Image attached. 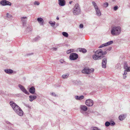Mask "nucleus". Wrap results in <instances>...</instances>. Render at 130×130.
Returning <instances> with one entry per match:
<instances>
[{
  "instance_id": "40",
  "label": "nucleus",
  "mask_w": 130,
  "mask_h": 130,
  "mask_svg": "<svg viewBox=\"0 0 130 130\" xmlns=\"http://www.w3.org/2000/svg\"><path fill=\"white\" fill-rule=\"evenodd\" d=\"M106 46L105 45V43L104 44H103L102 45H100V46H99V48H101L102 47H103L104 46Z\"/></svg>"
},
{
  "instance_id": "31",
  "label": "nucleus",
  "mask_w": 130,
  "mask_h": 130,
  "mask_svg": "<svg viewBox=\"0 0 130 130\" xmlns=\"http://www.w3.org/2000/svg\"><path fill=\"white\" fill-rule=\"evenodd\" d=\"M20 89L22 90L24 88V87L20 84H19L18 85Z\"/></svg>"
},
{
  "instance_id": "9",
  "label": "nucleus",
  "mask_w": 130,
  "mask_h": 130,
  "mask_svg": "<svg viewBox=\"0 0 130 130\" xmlns=\"http://www.w3.org/2000/svg\"><path fill=\"white\" fill-rule=\"evenodd\" d=\"M0 4L3 6L6 5L11 6V3L10 2L6 0L2 1L1 2Z\"/></svg>"
},
{
  "instance_id": "26",
  "label": "nucleus",
  "mask_w": 130,
  "mask_h": 130,
  "mask_svg": "<svg viewBox=\"0 0 130 130\" xmlns=\"http://www.w3.org/2000/svg\"><path fill=\"white\" fill-rule=\"evenodd\" d=\"M62 34V35L65 37H67L68 36V34L67 32H63Z\"/></svg>"
},
{
  "instance_id": "15",
  "label": "nucleus",
  "mask_w": 130,
  "mask_h": 130,
  "mask_svg": "<svg viewBox=\"0 0 130 130\" xmlns=\"http://www.w3.org/2000/svg\"><path fill=\"white\" fill-rule=\"evenodd\" d=\"M29 100L30 102H32L35 99L37 98L36 96L34 95H31L29 96Z\"/></svg>"
},
{
  "instance_id": "11",
  "label": "nucleus",
  "mask_w": 130,
  "mask_h": 130,
  "mask_svg": "<svg viewBox=\"0 0 130 130\" xmlns=\"http://www.w3.org/2000/svg\"><path fill=\"white\" fill-rule=\"evenodd\" d=\"M107 60V59L106 57H104L103 59L102 63V68H106Z\"/></svg>"
},
{
  "instance_id": "39",
  "label": "nucleus",
  "mask_w": 130,
  "mask_h": 130,
  "mask_svg": "<svg viewBox=\"0 0 130 130\" xmlns=\"http://www.w3.org/2000/svg\"><path fill=\"white\" fill-rule=\"evenodd\" d=\"M102 53L103 54V57H104V55L106 54H107V52L105 51L104 52H103L102 50Z\"/></svg>"
},
{
  "instance_id": "49",
  "label": "nucleus",
  "mask_w": 130,
  "mask_h": 130,
  "mask_svg": "<svg viewBox=\"0 0 130 130\" xmlns=\"http://www.w3.org/2000/svg\"><path fill=\"white\" fill-rule=\"evenodd\" d=\"M53 49L54 51H56L57 50V48H55L54 47L53 48Z\"/></svg>"
},
{
  "instance_id": "55",
  "label": "nucleus",
  "mask_w": 130,
  "mask_h": 130,
  "mask_svg": "<svg viewBox=\"0 0 130 130\" xmlns=\"http://www.w3.org/2000/svg\"><path fill=\"white\" fill-rule=\"evenodd\" d=\"M98 130H101V129H98Z\"/></svg>"
},
{
  "instance_id": "45",
  "label": "nucleus",
  "mask_w": 130,
  "mask_h": 130,
  "mask_svg": "<svg viewBox=\"0 0 130 130\" xmlns=\"http://www.w3.org/2000/svg\"><path fill=\"white\" fill-rule=\"evenodd\" d=\"M83 27V25L82 24H80L79 25V27L80 28H82Z\"/></svg>"
},
{
  "instance_id": "7",
  "label": "nucleus",
  "mask_w": 130,
  "mask_h": 130,
  "mask_svg": "<svg viewBox=\"0 0 130 130\" xmlns=\"http://www.w3.org/2000/svg\"><path fill=\"white\" fill-rule=\"evenodd\" d=\"M94 103L93 101L91 99H88L86 100L85 104L89 107H91L93 106Z\"/></svg>"
},
{
  "instance_id": "53",
  "label": "nucleus",
  "mask_w": 130,
  "mask_h": 130,
  "mask_svg": "<svg viewBox=\"0 0 130 130\" xmlns=\"http://www.w3.org/2000/svg\"><path fill=\"white\" fill-rule=\"evenodd\" d=\"M56 25L57 26H58L59 25V24L57 23L56 24Z\"/></svg>"
},
{
  "instance_id": "47",
  "label": "nucleus",
  "mask_w": 130,
  "mask_h": 130,
  "mask_svg": "<svg viewBox=\"0 0 130 130\" xmlns=\"http://www.w3.org/2000/svg\"><path fill=\"white\" fill-rule=\"evenodd\" d=\"M111 47H109L107 49V50L109 51H110L111 50Z\"/></svg>"
},
{
  "instance_id": "4",
  "label": "nucleus",
  "mask_w": 130,
  "mask_h": 130,
  "mask_svg": "<svg viewBox=\"0 0 130 130\" xmlns=\"http://www.w3.org/2000/svg\"><path fill=\"white\" fill-rule=\"evenodd\" d=\"M73 12L74 15H78L80 13L81 9L79 4H76L73 9Z\"/></svg>"
},
{
  "instance_id": "50",
  "label": "nucleus",
  "mask_w": 130,
  "mask_h": 130,
  "mask_svg": "<svg viewBox=\"0 0 130 130\" xmlns=\"http://www.w3.org/2000/svg\"><path fill=\"white\" fill-rule=\"evenodd\" d=\"M56 19L57 20H59V18L58 17H57L56 18Z\"/></svg>"
},
{
  "instance_id": "48",
  "label": "nucleus",
  "mask_w": 130,
  "mask_h": 130,
  "mask_svg": "<svg viewBox=\"0 0 130 130\" xmlns=\"http://www.w3.org/2000/svg\"><path fill=\"white\" fill-rule=\"evenodd\" d=\"M126 77V76L123 75V79H125Z\"/></svg>"
},
{
  "instance_id": "25",
  "label": "nucleus",
  "mask_w": 130,
  "mask_h": 130,
  "mask_svg": "<svg viewBox=\"0 0 130 130\" xmlns=\"http://www.w3.org/2000/svg\"><path fill=\"white\" fill-rule=\"evenodd\" d=\"M22 91L25 93L27 94H29V92L25 89V88L23 89Z\"/></svg>"
},
{
  "instance_id": "21",
  "label": "nucleus",
  "mask_w": 130,
  "mask_h": 130,
  "mask_svg": "<svg viewBox=\"0 0 130 130\" xmlns=\"http://www.w3.org/2000/svg\"><path fill=\"white\" fill-rule=\"evenodd\" d=\"M79 51L80 52H82L83 53H85L87 52V50L86 49L84 48H79Z\"/></svg>"
},
{
  "instance_id": "20",
  "label": "nucleus",
  "mask_w": 130,
  "mask_h": 130,
  "mask_svg": "<svg viewBox=\"0 0 130 130\" xmlns=\"http://www.w3.org/2000/svg\"><path fill=\"white\" fill-rule=\"evenodd\" d=\"M92 5L93 6L95 9L99 8L98 6H97V5L94 2L92 1Z\"/></svg>"
},
{
  "instance_id": "28",
  "label": "nucleus",
  "mask_w": 130,
  "mask_h": 130,
  "mask_svg": "<svg viewBox=\"0 0 130 130\" xmlns=\"http://www.w3.org/2000/svg\"><path fill=\"white\" fill-rule=\"evenodd\" d=\"M116 68L117 69H120L121 68V65L119 63H118L115 66Z\"/></svg>"
},
{
  "instance_id": "51",
  "label": "nucleus",
  "mask_w": 130,
  "mask_h": 130,
  "mask_svg": "<svg viewBox=\"0 0 130 130\" xmlns=\"http://www.w3.org/2000/svg\"><path fill=\"white\" fill-rule=\"evenodd\" d=\"M72 1H70V2L69 3L70 4H71V3H72Z\"/></svg>"
},
{
  "instance_id": "33",
  "label": "nucleus",
  "mask_w": 130,
  "mask_h": 130,
  "mask_svg": "<svg viewBox=\"0 0 130 130\" xmlns=\"http://www.w3.org/2000/svg\"><path fill=\"white\" fill-rule=\"evenodd\" d=\"M124 69H125V71L127 72L130 71V67H126Z\"/></svg>"
},
{
  "instance_id": "46",
  "label": "nucleus",
  "mask_w": 130,
  "mask_h": 130,
  "mask_svg": "<svg viewBox=\"0 0 130 130\" xmlns=\"http://www.w3.org/2000/svg\"><path fill=\"white\" fill-rule=\"evenodd\" d=\"M60 61L61 63H62L64 61L62 59H61L60 60Z\"/></svg>"
},
{
  "instance_id": "41",
  "label": "nucleus",
  "mask_w": 130,
  "mask_h": 130,
  "mask_svg": "<svg viewBox=\"0 0 130 130\" xmlns=\"http://www.w3.org/2000/svg\"><path fill=\"white\" fill-rule=\"evenodd\" d=\"M51 95L52 96L55 97H56V96H57V95L55 94L54 93H51Z\"/></svg>"
},
{
  "instance_id": "34",
  "label": "nucleus",
  "mask_w": 130,
  "mask_h": 130,
  "mask_svg": "<svg viewBox=\"0 0 130 130\" xmlns=\"http://www.w3.org/2000/svg\"><path fill=\"white\" fill-rule=\"evenodd\" d=\"M108 5V3L107 2L103 4V6L105 7H107Z\"/></svg>"
},
{
  "instance_id": "12",
  "label": "nucleus",
  "mask_w": 130,
  "mask_h": 130,
  "mask_svg": "<svg viewBox=\"0 0 130 130\" xmlns=\"http://www.w3.org/2000/svg\"><path fill=\"white\" fill-rule=\"evenodd\" d=\"M37 20L40 25H43L44 20L42 18H38L37 19Z\"/></svg>"
},
{
  "instance_id": "6",
  "label": "nucleus",
  "mask_w": 130,
  "mask_h": 130,
  "mask_svg": "<svg viewBox=\"0 0 130 130\" xmlns=\"http://www.w3.org/2000/svg\"><path fill=\"white\" fill-rule=\"evenodd\" d=\"M78 57V55L75 53H72L70 54L69 56L70 59L71 60L76 59Z\"/></svg>"
},
{
  "instance_id": "2",
  "label": "nucleus",
  "mask_w": 130,
  "mask_h": 130,
  "mask_svg": "<svg viewBox=\"0 0 130 130\" xmlns=\"http://www.w3.org/2000/svg\"><path fill=\"white\" fill-rule=\"evenodd\" d=\"M121 31V28L120 26H115L111 28V33L113 36H118L120 34Z\"/></svg>"
},
{
  "instance_id": "8",
  "label": "nucleus",
  "mask_w": 130,
  "mask_h": 130,
  "mask_svg": "<svg viewBox=\"0 0 130 130\" xmlns=\"http://www.w3.org/2000/svg\"><path fill=\"white\" fill-rule=\"evenodd\" d=\"M21 20L23 26H25L26 24L27 17H23L21 18Z\"/></svg>"
},
{
  "instance_id": "10",
  "label": "nucleus",
  "mask_w": 130,
  "mask_h": 130,
  "mask_svg": "<svg viewBox=\"0 0 130 130\" xmlns=\"http://www.w3.org/2000/svg\"><path fill=\"white\" fill-rule=\"evenodd\" d=\"M80 109H81L80 112L83 114L86 115V114L83 111H86L87 110V107L85 105H81L80 106Z\"/></svg>"
},
{
  "instance_id": "13",
  "label": "nucleus",
  "mask_w": 130,
  "mask_h": 130,
  "mask_svg": "<svg viewBox=\"0 0 130 130\" xmlns=\"http://www.w3.org/2000/svg\"><path fill=\"white\" fill-rule=\"evenodd\" d=\"M4 71L6 73L9 74H11L13 72V71L12 70L9 69H5L4 70Z\"/></svg>"
},
{
  "instance_id": "19",
  "label": "nucleus",
  "mask_w": 130,
  "mask_h": 130,
  "mask_svg": "<svg viewBox=\"0 0 130 130\" xmlns=\"http://www.w3.org/2000/svg\"><path fill=\"white\" fill-rule=\"evenodd\" d=\"M126 115H120L119 117V120L121 121L123 120L126 117Z\"/></svg>"
},
{
  "instance_id": "52",
  "label": "nucleus",
  "mask_w": 130,
  "mask_h": 130,
  "mask_svg": "<svg viewBox=\"0 0 130 130\" xmlns=\"http://www.w3.org/2000/svg\"><path fill=\"white\" fill-rule=\"evenodd\" d=\"M116 1V0H112V1L113 2H115V1Z\"/></svg>"
},
{
  "instance_id": "1",
  "label": "nucleus",
  "mask_w": 130,
  "mask_h": 130,
  "mask_svg": "<svg viewBox=\"0 0 130 130\" xmlns=\"http://www.w3.org/2000/svg\"><path fill=\"white\" fill-rule=\"evenodd\" d=\"M10 104L14 112L18 115L22 116L23 112L20 107L14 102L12 101L10 102Z\"/></svg>"
},
{
  "instance_id": "29",
  "label": "nucleus",
  "mask_w": 130,
  "mask_h": 130,
  "mask_svg": "<svg viewBox=\"0 0 130 130\" xmlns=\"http://www.w3.org/2000/svg\"><path fill=\"white\" fill-rule=\"evenodd\" d=\"M32 30V28L31 26L28 27L26 29V30L28 31H30Z\"/></svg>"
},
{
  "instance_id": "32",
  "label": "nucleus",
  "mask_w": 130,
  "mask_h": 130,
  "mask_svg": "<svg viewBox=\"0 0 130 130\" xmlns=\"http://www.w3.org/2000/svg\"><path fill=\"white\" fill-rule=\"evenodd\" d=\"M110 124V123L108 121L106 122L105 124V125L107 127Z\"/></svg>"
},
{
  "instance_id": "44",
  "label": "nucleus",
  "mask_w": 130,
  "mask_h": 130,
  "mask_svg": "<svg viewBox=\"0 0 130 130\" xmlns=\"http://www.w3.org/2000/svg\"><path fill=\"white\" fill-rule=\"evenodd\" d=\"M128 67V66H127V63H125L124 65V69H125V67Z\"/></svg>"
},
{
  "instance_id": "36",
  "label": "nucleus",
  "mask_w": 130,
  "mask_h": 130,
  "mask_svg": "<svg viewBox=\"0 0 130 130\" xmlns=\"http://www.w3.org/2000/svg\"><path fill=\"white\" fill-rule=\"evenodd\" d=\"M40 39V37L38 36L37 37H36L34 39V40L35 41H37L38 40H39Z\"/></svg>"
},
{
  "instance_id": "35",
  "label": "nucleus",
  "mask_w": 130,
  "mask_h": 130,
  "mask_svg": "<svg viewBox=\"0 0 130 130\" xmlns=\"http://www.w3.org/2000/svg\"><path fill=\"white\" fill-rule=\"evenodd\" d=\"M98 128L96 127H92L91 128V130H98Z\"/></svg>"
},
{
  "instance_id": "3",
  "label": "nucleus",
  "mask_w": 130,
  "mask_h": 130,
  "mask_svg": "<svg viewBox=\"0 0 130 130\" xmlns=\"http://www.w3.org/2000/svg\"><path fill=\"white\" fill-rule=\"evenodd\" d=\"M102 50L99 49L95 51V54L93 55L92 58L94 60H99L103 58Z\"/></svg>"
},
{
  "instance_id": "22",
  "label": "nucleus",
  "mask_w": 130,
  "mask_h": 130,
  "mask_svg": "<svg viewBox=\"0 0 130 130\" xmlns=\"http://www.w3.org/2000/svg\"><path fill=\"white\" fill-rule=\"evenodd\" d=\"M113 42L112 41H110L105 43L106 46L111 44L113 43Z\"/></svg>"
},
{
  "instance_id": "24",
  "label": "nucleus",
  "mask_w": 130,
  "mask_h": 130,
  "mask_svg": "<svg viewBox=\"0 0 130 130\" xmlns=\"http://www.w3.org/2000/svg\"><path fill=\"white\" fill-rule=\"evenodd\" d=\"M48 23L51 25V26L52 27L54 26L55 25L56 23L54 21L53 22L52 21H50Z\"/></svg>"
},
{
  "instance_id": "5",
  "label": "nucleus",
  "mask_w": 130,
  "mask_h": 130,
  "mask_svg": "<svg viewBox=\"0 0 130 130\" xmlns=\"http://www.w3.org/2000/svg\"><path fill=\"white\" fill-rule=\"evenodd\" d=\"M94 71V69H88L84 68L82 71V72L83 73L89 74L92 72H93Z\"/></svg>"
},
{
  "instance_id": "38",
  "label": "nucleus",
  "mask_w": 130,
  "mask_h": 130,
  "mask_svg": "<svg viewBox=\"0 0 130 130\" xmlns=\"http://www.w3.org/2000/svg\"><path fill=\"white\" fill-rule=\"evenodd\" d=\"M118 8V6H115L114 7H113V9L115 11H116L117 10Z\"/></svg>"
},
{
  "instance_id": "42",
  "label": "nucleus",
  "mask_w": 130,
  "mask_h": 130,
  "mask_svg": "<svg viewBox=\"0 0 130 130\" xmlns=\"http://www.w3.org/2000/svg\"><path fill=\"white\" fill-rule=\"evenodd\" d=\"M127 71H125L124 70V72L123 73V75H125V76H126V75L127 74Z\"/></svg>"
},
{
  "instance_id": "16",
  "label": "nucleus",
  "mask_w": 130,
  "mask_h": 130,
  "mask_svg": "<svg viewBox=\"0 0 130 130\" xmlns=\"http://www.w3.org/2000/svg\"><path fill=\"white\" fill-rule=\"evenodd\" d=\"M96 14L97 15L100 16L101 15V12L99 8L95 9Z\"/></svg>"
},
{
  "instance_id": "17",
  "label": "nucleus",
  "mask_w": 130,
  "mask_h": 130,
  "mask_svg": "<svg viewBox=\"0 0 130 130\" xmlns=\"http://www.w3.org/2000/svg\"><path fill=\"white\" fill-rule=\"evenodd\" d=\"M75 98L77 100H80L83 99L84 98V96L83 95L78 96H76L75 97Z\"/></svg>"
},
{
  "instance_id": "43",
  "label": "nucleus",
  "mask_w": 130,
  "mask_h": 130,
  "mask_svg": "<svg viewBox=\"0 0 130 130\" xmlns=\"http://www.w3.org/2000/svg\"><path fill=\"white\" fill-rule=\"evenodd\" d=\"M115 124V123L114 122H112L110 123V125L111 126L114 125Z\"/></svg>"
},
{
  "instance_id": "23",
  "label": "nucleus",
  "mask_w": 130,
  "mask_h": 130,
  "mask_svg": "<svg viewBox=\"0 0 130 130\" xmlns=\"http://www.w3.org/2000/svg\"><path fill=\"white\" fill-rule=\"evenodd\" d=\"M69 74L67 73L66 74H63L62 75V77L64 78L65 79L67 78L69 76Z\"/></svg>"
},
{
  "instance_id": "14",
  "label": "nucleus",
  "mask_w": 130,
  "mask_h": 130,
  "mask_svg": "<svg viewBox=\"0 0 130 130\" xmlns=\"http://www.w3.org/2000/svg\"><path fill=\"white\" fill-rule=\"evenodd\" d=\"M59 4L60 6H63L65 4L64 0H58Z\"/></svg>"
},
{
  "instance_id": "27",
  "label": "nucleus",
  "mask_w": 130,
  "mask_h": 130,
  "mask_svg": "<svg viewBox=\"0 0 130 130\" xmlns=\"http://www.w3.org/2000/svg\"><path fill=\"white\" fill-rule=\"evenodd\" d=\"M74 52V50L73 49H71L67 51V53L68 54H69L72 52Z\"/></svg>"
},
{
  "instance_id": "18",
  "label": "nucleus",
  "mask_w": 130,
  "mask_h": 130,
  "mask_svg": "<svg viewBox=\"0 0 130 130\" xmlns=\"http://www.w3.org/2000/svg\"><path fill=\"white\" fill-rule=\"evenodd\" d=\"M29 92L32 94L34 93L35 92V88L33 87L30 88L29 90Z\"/></svg>"
},
{
  "instance_id": "30",
  "label": "nucleus",
  "mask_w": 130,
  "mask_h": 130,
  "mask_svg": "<svg viewBox=\"0 0 130 130\" xmlns=\"http://www.w3.org/2000/svg\"><path fill=\"white\" fill-rule=\"evenodd\" d=\"M6 16L8 18L10 19L12 17V15H11L9 14L8 13H7Z\"/></svg>"
},
{
  "instance_id": "54",
  "label": "nucleus",
  "mask_w": 130,
  "mask_h": 130,
  "mask_svg": "<svg viewBox=\"0 0 130 130\" xmlns=\"http://www.w3.org/2000/svg\"><path fill=\"white\" fill-rule=\"evenodd\" d=\"M7 123L9 124L10 123V122H8Z\"/></svg>"
},
{
  "instance_id": "37",
  "label": "nucleus",
  "mask_w": 130,
  "mask_h": 130,
  "mask_svg": "<svg viewBox=\"0 0 130 130\" xmlns=\"http://www.w3.org/2000/svg\"><path fill=\"white\" fill-rule=\"evenodd\" d=\"M34 4L35 5H39L40 4V3L39 2L37 1H35L34 2Z\"/></svg>"
}]
</instances>
